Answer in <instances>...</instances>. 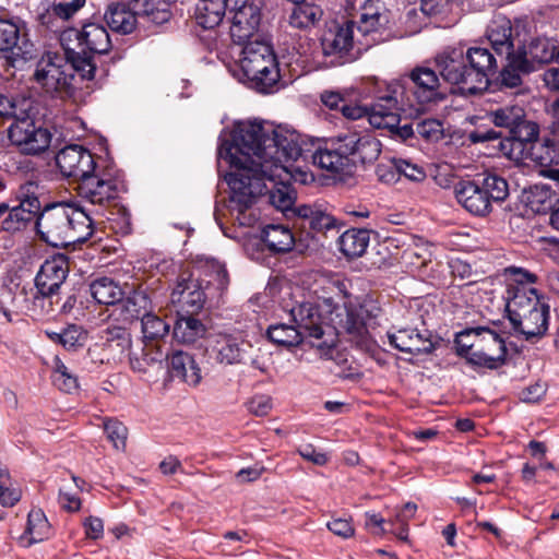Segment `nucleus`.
I'll return each instance as SVG.
<instances>
[{
	"mask_svg": "<svg viewBox=\"0 0 559 559\" xmlns=\"http://www.w3.org/2000/svg\"><path fill=\"white\" fill-rule=\"evenodd\" d=\"M296 139V131L261 121L236 122L227 139L219 136L218 158L236 168L226 181L230 190L228 207L237 212L240 226L255 221L246 212L267 191L265 180L275 181L282 171H288L289 158L299 154L294 146Z\"/></svg>",
	"mask_w": 559,
	"mask_h": 559,
	"instance_id": "f257e3e1",
	"label": "nucleus"
},
{
	"mask_svg": "<svg viewBox=\"0 0 559 559\" xmlns=\"http://www.w3.org/2000/svg\"><path fill=\"white\" fill-rule=\"evenodd\" d=\"M108 70L98 68L88 57H82L72 48L63 53L46 51L37 60L33 81L48 94L72 97L80 88L79 81H92L99 73L106 76Z\"/></svg>",
	"mask_w": 559,
	"mask_h": 559,
	"instance_id": "f03ea898",
	"label": "nucleus"
},
{
	"mask_svg": "<svg viewBox=\"0 0 559 559\" xmlns=\"http://www.w3.org/2000/svg\"><path fill=\"white\" fill-rule=\"evenodd\" d=\"M94 219L90 211L66 202L44 206L36 219L39 239L55 248L83 243L94 234Z\"/></svg>",
	"mask_w": 559,
	"mask_h": 559,
	"instance_id": "7ed1b4c3",
	"label": "nucleus"
},
{
	"mask_svg": "<svg viewBox=\"0 0 559 559\" xmlns=\"http://www.w3.org/2000/svg\"><path fill=\"white\" fill-rule=\"evenodd\" d=\"M440 87L437 69L415 67L407 74L388 84L384 91L379 92L396 98L402 106L413 109L415 114H421L427 105L444 99L445 95Z\"/></svg>",
	"mask_w": 559,
	"mask_h": 559,
	"instance_id": "20e7f679",
	"label": "nucleus"
},
{
	"mask_svg": "<svg viewBox=\"0 0 559 559\" xmlns=\"http://www.w3.org/2000/svg\"><path fill=\"white\" fill-rule=\"evenodd\" d=\"M506 310L514 332L525 341L534 343L547 334L550 307L537 290L518 289L513 297H507Z\"/></svg>",
	"mask_w": 559,
	"mask_h": 559,
	"instance_id": "39448f33",
	"label": "nucleus"
},
{
	"mask_svg": "<svg viewBox=\"0 0 559 559\" xmlns=\"http://www.w3.org/2000/svg\"><path fill=\"white\" fill-rule=\"evenodd\" d=\"M454 193L465 211L477 217H486L492 213L495 205L508 199L510 190L506 178L496 173H484L473 179L459 181Z\"/></svg>",
	"mask_w": 559,
	"mask_h": 559,
	"instance_id": "423d86ee",
	"label": "nucleus"
},
{
	"mask_svg": "<svg viewBox=\"0 0 559 559\" xmlns=\"http://www.w3.org/2000/svg\"><path fill=\"white\" fill-rule=\"evenodd\" d=\"M238 79L262 94L278 90L281 73L273 47L262 40L247 43L241 51Z\"/></svg>",
	"mask_w": 559,
	"mask_h": 559,
	"instance_id": "0eeeda50",
	"label": "nucleus"
},
{
	"mask_svg": "<svg viewBox=\"0 0 559 559\" xmlns=\"http://www.w3.org/2000/svg\"><path fill=\"white\" fill-rule=\"evenodd\" d=\"M68 276L67 262L62 258L46 260L40 266L36 277V290L28 293L25 287L21 288L12 297V305L16 311H34L36 307H44L46 299L52 304L51 298L58 293Z\"/></svg>",
	"mask_w": 559,
	"mask_h": 559,
	"instance_id": "6e6552de",
	"label": "nucleus"
},
{
	"mask_svg": "<svg viewBox=\"0 0 559 559\" xmlns=\"http://www.w3.org/2000/svg\"><path fill=\"white\" fill-rule=\"evenodd\" d=\"M296 331L300 332L301 341L320 350L335 346V329L330 324L326 313L313 302H302L290 310Z\"/></svg>",
	"mask_w": 559,
	"mask_h": 559,
	"instance_id": "1a4fd4ad",
	"label": "nucleus"
},
{
	"mask_svg": "<svg viewBox=\"0 0 559 559\" xmlns=\"http://www.w3.org/2000/svg\"><path fill=\"white\" fill-rule=\"evenodd\" d=\"M294 146L299 154L289 158L288 168L293 163L302 159L304 162H311L318 168L330 173L343 175L352 174L344 147H341L343 143L340 136L325 141L323 145L312 143L311 148L302 141L301 135L297 133L296 144Z\"/></svg>",
	"mask_w": 559,
	"mask_h": 559,
	"instance_id": "9d476101",
	"label": "nucleus"
},
{
	"mask_svg": "<svg viewBox=\"0 0 559 559\" xmlns=\"http://www.w3.org/2000/svg\"><path fill=\"white\" fill-rule=\"evenodd\" d=\"M435 67L442 80L451 84L463 96L477 95V87L461 47H447L433 58Z\"/></svg>",
	"mask_w": 559,
	"mask_h": 559,
	"instance_id": "9b49d317",
	"label": "nucleus"
},
{
	"mask_svg": "<svg viewBox=\"0 0 559 559\" xmlns=\"http://www.w3.org/2000/svg\"><path fill=\"white\" fill-rule=\"evenodd\" d=\"M400 112L415 114L413 109L402 106L400 100L391 97V95L378 92L372 103L370 124L377 129H386L392 138L405 141L416 133V128L414 129L413 123L400 126Z\"/></svg>",
	"mask_w": 559,
	"mask_h": 559,
	"instance_id": "f8f14e48",
	"label": "nucleus"
},
{
	"mask_svg": "<svg viewBox=\"0 0 559 559\" xmlns=\"http://www.w3.org/2000/svg\"><path fill=\"white\" fill-rule=\"evenodd\" d=\"M171 302L178 305L186 313H199L206 304H217L218 298L211 288L194 278V273L181 272L173 288Z\"/></svg>",
	"mask_w": 559,
	"mask_h": 559,
	"instance_id": "ddd939ff",
	"label": "nucleus"
},
{
	"mask_svg": "<svg viewBox=\"0 0 559 559\" xmlns=\"http://www.w3.org/2000/svg\"><path fill=\"white\" fill-rule=\"evenodd\" d=\"M475 349L467 357V362L474 367L498 369L507 361L508 349L506 341L496 331L477 326Z\"/></svg>",
	"mask_w": 559,
	"mask_h": 559,
	"instance_id": "4468645a",
	"label": "nucleus"
},
{
	"mask_svg": "<svg viewBox=\"0 0 559 559\" xmlns=\"http://www.w3.org/2000/svg\"><path fill=\"white\" fill-rule=\"evenodd\" d=\"M540 142L539 127L524 118L499 142V150L516 163L530 160Z\"/></svg>",
	"mask_w": 559,
	"mask_h": 559,
	"instance_id": "2eb2a0df",
	"label": "nucleus"
},
{
	"mask_svg": "<svg viewBox=\"0 0 559 559\" xmlns=\"http://www.w3.org/2000/svg\"><path fill=\"white\" fill-rule=\"evenodd\" d=\"M8 135L12 144L26 155H39L46 152L52 140V133L47 128L37 126L28 114L27 118L11 123Z\"/></svg>",
	"mask_w": 559,
	"mask_h": 559,
	"instance_id": "dca6fc26",
	"label": "nucleus"
},
{
	"mask_svg": "<svg viewBox=\"0 0 559 559\" xmlns=\"http://www.w3.org/2000/svg\"><path fill=\"white\" fill-rule=\"evenodd\" d=\"M345 318L340 320L341 328L348 334L364 336L369 328L378 325L382 313L379 302L368 296L344 304Z\"/></svg>",
	"mask_w": 559,
	"mask_h": 559,
	"instance_id": "f3484780",
	"label": "nucleus"
},
{
	"mask_svg": "<svg viewBox=\"0 0 559 559\" xmlns=\"http://www.w3.org/2000/svg\"><path fill=\"white\" fill-rule=\"evenodd\" d=\"M126 191L124 183L116 178H109L96 169L79 182V195L99 207L114 203L121 192Z\"/></svg>",
	"mask_w": 559,
	"mask_h": 559,
	"instance_id": "a211bd4d",
	"label": "nucleus"
},
{
	"mask_svg": "<svg viewBox=\"0 0 559 559\" xmlns=\"http://www.w3.org/2000/svg\"><path fill=\"white\" fill-rule=\"evenodd\" d=\"M355 22L346 21L343 24L337 22L331 23L321 37V46L324 56H333L337 59V63L354 60L353 49L359 38H355Z\"/></svg>",
	"mask_w": 559,
	"mask_h": 559,
	"instance_id": "6ab92c4d",
	"label": "nucleus"
},
{
	"mask_svg": "<svg viewBox=\"0 0 559 559\" xmlns=\"http://www.w3.org/2000/svg\"><path fill=\"white\" fill-rule=\"evenodd\" d=\"M340 138L352 173L357 166L374 163L381 153L380 141L370 133L350 132Z\"/></svg>",
	"mask_w": 559,
	"mask_h": 559,
	"instance_id": "aec40b11",
	"label": "nucleus"
},
{
	"mask_svg": "<svg viewBox=\"0 0 559 559\" xmlns=\"http://www.w3.org/2000/svg\"><path fill=\"white\" fill-rule=\"evenodd\" d=\"M0 51L10 52L8 63L11 67L21 68L33 59L34 45L21 34L15 22L0 19Z\"/></svg>",
	"mask_w": 559,
	"mask_h": 559,
	"instance_id": "412c9836",
	"label": "nucleus"
},
{
	"mask_svg": "<svg viewBox=\"0 0 559 559\" xmlns=\"http://www.w3.org/2000/svg\"><path fill=\"white\" fill-rule=\"evenodd\" d=\"M229 26L231 40L237 45H246L255 34L261 22V12L258 5L249 0H235Z\"/></svg>",
	"mask_w": 559,
	"mask_h": 559,
	"instance_id": "4be33fe9",
	"label": "nucleus"
},
{
	"mask_svg": "<svg viewBox=\"0 0 559 559\" xmlns=\"http://www.w3.org/2000/svg\"><path fill=\"white\" fill-rule=\"evenodd\" d=\"M56 164L63 176L79 182L96 169L92 152L78 144H71L60 150L56 155Z\"/></svg>",
	"mask_w": 559,
	"mask_h": 559,
	"instance_id": "5701e85b",
	"label": "nucleus"
},
{
	"mask_svg": "<svg viewBox=\"0 0 559 559\" xmlns=\"http://www.w3.org/2000/svg\"><path fill=\"white\" fill-rule=\"evenodd\" d=\"M69 36H74L78 41V52L82 57H88L95 62V56H102L109 52L111 39L107 28L99 24L90 22L83 25L81 29H69Z\"/></svg>",
	"mask_w": 559,
	"mask_h": 559,
	"instance_id": "b1692460",
	"label": "nucleus"
},
{
	"mask_svg": "<svg viewBox=\"0 0 559 559\" xmlns=\"http://www.w3.org/2000/svg\"><path fill=\"white\" fill-rule=\"evenodd\" d=\"M464 52L479 94L488 88L498 73V56L490 48L483 46L468 47Z\"/></svg>",
	"mask_w": 559,
	"mask_h": 559,
	"instance_id": "393cba45",
	"label": "nucleus"
},
{
	"mask_svg": "<svg viewBox=\"0 0 559 559\" xmlns=\"http://www.w3.org/2000/svg\"><path fill=\"white\" fill-rule=\"evenodd\" d=\"M428 331L417 329H401L396 333H388L389 343L400 352L420 355L430 354L435 349Z\"/></svg>",
	"mask_w": 559,
	"mask_h": 559,
	"instance_id": "a878e982",
	"label": "nucleus"
},
{
	"mask_svg": "<svg viewBox=\"0 0 559 559\" xmlns=\"http://www.w3.org/2000/svg\"><path fill=\"white\" fill-rule=\"evenodd\" d=\"M516 50L524 53L530 66L559 63V40L555 37L536 36L526 44L519 45Z\"/></svg>",
	"mask_w": 559,
	"mask_h": 559,
	"instance_id": "bb28decb",
	"label": "nucleus"
},
{
	"mask_svg": "<svg viewBox=\"0 0 559 559\" xmlns=\"http://www.w3.org/2000/svg\"><path fill=\"white\" fill-rule=\"evenodd\" d=\"M150 311L151 300L147 294L142 289H134L116 305L110 317L130 325L135 320H142Z\"/></svg>",
	"mask_w": 559,
	"mask_h": 559,
	"instance_id": "cd10ccee",
	"label": "nucleus"
},
{
	"mask_svg": "<svg viewBox=\"0 0 559 559\" xmlns=\"http://www.w3.org/2000/svg\"><path fill=\"white\" fill-rule=\"evenodd\" d=\"M500 59L506 61L501 70H498V73L495 76L500 87H519L523 83V75L535 71V67L530 66V62L524 57V53H520L518 50L515 53L502 57Z\"/></svg>",
	"mask_w": 559,
	"mask_h": 559,
	"instance_id": "c85d7f7f",
	"label": "nucleus"
},
{
	"mask_svg": "<svg viewBox=\"0 0 559 559\" xmlns=\"http://www.w3.org/2000/svg\"><path fill=\"white\" fill-rule=\"evenodd\" d=\"M194 278L211 288L218 298H222L229 284L227 270L223 263L215 259L200 260L195 269Z\"/></svg>",
	"mask_w": 559,
	"mask_h": 559,
	"instance_id": "c756f323",
	"label": "nucleus"
},
{
	"mask_svg": "<svg viewBox=\"0 0 559 559\" xmlns=\"http://www.w3.org/2000/svg\"><path fill=\"white\" fill-rule=\"evenodd\" d=\"M167 367L173 379H179L190 386H197L201 383V368L194 357L183 350H175L167 357Z\"/></svg>",
	"mask_w": 559,
	"mask_h": 559,
	"instance_id": "7c9ffc66",
	"label": "nucleus"
},
{
	"mask_svg": "<svg viewBox=\"0 0 559 559\" xmlns=\"http://www.w3.org/2000/svg\"><path fill=\"white\" fill-rule=\"evenodd\" d=\"M301 227L309 226L313 231L321 233L332 228H340L344 223L333 215L326 213L317 205L299 204L294 210Z\"/></svg>",
	"mask_w": 559,
	"mask_h": 559,
	"instance_id": "2f4dec72",
	"label": "nucleus"
},
{
	"mask_svg": "<svg viewBox=\"0 0 559 559\" xmlns=\"http://www.w3.org/2000/svg\"><path fill=\"white\" fill-rule=\"evenodd\" d=\"M512 34V24L507 19L496 20L488 26L486 37L490 44V49L499 58L515 53L516 48Z\"/></svg>",
	"mask_w": 559,
	"mask_h": 559,
	"instance_id": "473e14b6",
	"label": "nucleus"
},
{
	"mask_svg": "<svg viewBox=\"0 0 559 559\" xmlns=\"http://www.w3.org/2000/svg\"><path fill=\"white\" fill-rule=\"evenodd\" d=\"M235 0H199L195 5L194 17L204 29L218 26L226 11L230 13Z\"/></svg>",
	"mask_w": 559,
	"mask_h": 559,
	"instance_id": "72a5a7b5",
	"label": "nucleus"
},
{
	"mask_svg": "<svg viewBox=\"0 0 559 559\" xmlns=\"http://www.w3.org/2000/svg\"><path fill=\"white\" fill-rule=\"evenodd\" d=\"M245 342L231 334H219L214 340L212 353L215 360L225 366L238 365L242 362L246 353Z\"/></svg>",
	"mask_w": 559,
	"mask_h": 559,
	"instance_id": "f704fd0d",
	"label": "nucleus"
},
{
	"mask_svg": "<svg viewBox=\"0 0 559 559\" xmlns=\"http://www.w3.org/2000/svg\"><path fill=\"white\" fill-rule=\"evenodd\" d=\"M103 345L115 355L129 353L132 346V337L129 325L109 323L100 331Z\"/></svg>",
	"mask_w": 559,
	"mask_h": 559,
	"instance_id": "c9c22d12",
	"label": "nucleus"
},
{
	"mask_svg": "<svg viewBox=\"0 0 559 559\" xmlns=\"http://www.w3.org/2000/svg\"><path fill=\"white\" fill-rule=\"evenodd\" d=\"M261 240L272 253H285L293 249L295 239L284 225L270 224L261 230Z\"/></svg>",
	"mask_w": 559,
	"mask_h": 559,
	"instance_id": "e433bc0d",
	"label": "nucleus"
},
{
	"mask_svg": "<svg viewBox=\"0 0 559 559\" xmlns=\"http://www.w3.org/2000/svg\"><path fill=\"white\" fill-rule=\"evenodd\" d=\"M134 10L123 3H111L105 12V21L111 31L130 34L135 28L136 17Z\"/></svg>",
	"mask_w": 559,
	"mask_h": 559,
	"instance_id": "4c0bfd02",
	"label": "nucleus"
},
{
	"mask_svg": "<svg viewBox=\"0 0 559 559\" xmlns=\"http://www.w3.org/2000/svg\"><path fill=\"white\" fill-rule=\"evenodd\" d=\"M206 325L191 313L179 316L174 326V337L183 344H193L206 334Z\"/></svg>",
	"mask_w": 559,
	"mask_h": 559,
	"instance_id": "58836bf2",
	"label": "nucleus"
},
{
	"mask_svg": "<svg viewBox=\"0 0 559 559\" xmlns=\"http://www.w3.org/2000/svg\"><path fill=\"white\" fill-rule=\"evenodd\" d=\"M370 236L368 229L350 228L344 231L338 238V247L341 252L349 258L361 257L369 245Z\"/></svg>",
	"mask_w": 559,
	"mask_h": 559,
	"instance_id": "ea45409f",
	"label": "nucleus"
},
{
	"mask_svg": "<svg viewBox=\"0 0 559 559\" xmlns=\"http://www.w3.org/2000/svg\"><path fill=\"white\" fill-rule=\"evenodd\" d=\"M92 297L100 305H116L121 301L124 292L120 285L110 277H98L90 285Z\"/></svg>",
	"mask_w": 559,
	"mask_h": 559,
	"instance_id": "a19ab883",
	"label": "nucleus"
},
{
	"mask_svg": "<svg viewBox=\"0 0 559 559\" xmlns=\"http://www.w3.org/2000/svg\"><path fill=\"white\" fill-rule=\"evenodd\" d=\"M46 336L55 344L67 350H76L84 346L87 340L86 331L78 324H68L60 332L45 330Z\"/></svg>",
	"mask_w": 559,
	"mask_h": 559,
	"instance_id": "79ce46f5",
	"label": "nucleus"
},
{
	"mask_svg": "<svg viewBox=\"0 0 559 559\" xmlns=\"http://www.w3.org/2000/svg\"><path fill=\"white\" fill-rule=\"evenodd\" d=\"M322 9L314 4L305 2L293 7L289 14V25L298 29L313 27L322 17Z\"/></svg>",
	"mask_w": 559,
	"mask_h": 559,
	"instance_id": "37998d69",
	"label": "nucleus"
},
{
	"mask_svg": "<svg viewBox=\"0 0 559 559\" xmlns=\"http://www.w3.org/2000/svg\"><path fill=\"white\" fill-rule=\"evenodd\" d=\"M170 355L165 354L159 345L144 343L141 355L130 354V365L134 371L146 372L148 367L162 365Z\"/></svg>",
	"mask_w": 559,
	"mask_h": 559,
	"instance_id": "c03bdc74",
	"label": "nucleus"
},
{
	"mask_svg": "<svg viewBox=\"0 0 559 559\" xmlns=\"http://www.w3.org/2000/svg\"><path fill=\"white\" fill-rule=\"evenodd\" d=\"M50 532V525L45 513L40 510H31L27 515V524L22 540L27 544H35L46 539Z\"/></svg>",
	"mask_w": 559,
	"mask_h": 559,
	"instance_id": "a18cd8bd",
	"label": "nucleus"
},
{
	"mask_svg": "<svg viewBox=\"0 0 559 559\" xmlns=\"http://www.w3.org/2000/svg\"><path fill=\"white\" fill-rule=\"evenodd\" d=\"M39 215L20 204L10 207L9 214L3 218L1 227L4 231L16 233L27 228L28 225L35 224Z\"/></svg>",
	"mask_w": 559,
	"mask_h": 559,
	"instance_id": "49530a36",
	"label": "nucleus"
},
{
	"mask_svg": "<svg viewBox=\"0 0 559 559\" xmlns=\"http://www.w3.org/2000/svg\"><path fill=\"white\" fill-rule=\"evenodd\" d=\"M488 116L496 127L503 128L509 133L525 117V111L521 106L507 105L490 110Z\"/></svg>",
	"mask_w": 559,
	"mask_h": 559,
	"instance_id": "de8ad7c7",
	"label": "nucleus"
},
{
	"mask_svg": "<svg viewBox=\"0 0 559 559\" xmlns=\"http://www.w3.org/2000/svg\"><path fill=\"white\" fill-rule=\"evenodd\" d=\"M266 336L272 343L284 347H294L302 343L300 332L296 331L295 325L286 323L270 325Z\"/></svg>",
	"mask_w": 559,
	"mask_h": 559,
	"instance_id": "09e8293b",
	"label": "nucleus"
},
{
	"mask_svg": "<svg viewBox=\"0 0 559 559\" xmlns=\"http://www.w3.org/2000/svg\"><path fill=\"white\" fill-rule=\"evenodd\" d=\"M41 188L35 181H26L22 183L15 191V200L20 205L32 210L37 215H40L44 206L39 200Z\"/></svg>",
	"mask_w": 559,
	"mask_h": 559,
	"instance_id": "8fccbe9b",
	"label": "nucleus"
},
{
	"mask_svg": "<svg viewBox=\"0 0 559 559\" xmlns=\"http://www.w3.org/2000/svg\"><path fill=\"white\" fill-rule=\"evenodd\" d=\"M142 334L144 343H153L163 340L169 333L170 325L151 311L142 318Z\"/></svg>",
	"mask_w": 559,
	"mask_h": 559,
	"instance_id": "3c124183",
	"label": "nucleus"
},
{
	"mask_svg": "<svg viewBox=\"0 0 559 559\" xmlns=\"http://www.w3.org/2000/svg\"><path fill=\"white\" fill-rule=\"evenodd\" d=\"M551 188L552 186H547V183L531 187L527 194V203L534 212L543 213L554 209L552 201L555 198Z\"/></svg>",
	"mask_w": 559,
	"mask_h": 559,
	"instance_id": "603ef678",
	"label": "nucleus"
},
{
	"mask_svg": "<svg viewBox=\"0 0 559 559\" xmlns=\"http://www.w3.org/2000/svg\"><path fill=\"white\" fill-rule=\"evenodd\" d=\"M29 103L26 99H16L0 94V118L17 122L22 118H27Z\"/></svg>",
	"mask_w": 559,
	"mask_h": 559,
	"instance_id": "864d4df0",
	"label": "nucleus"
},
{
	"mask_svg": "<svg viewBox=\"0 0 559 559\" xmlns=\"http://www.w3.org/2000/svg\"><path fill=\"white\" fill-rule=\"evenodd\" d=\"M534 151L531 162L540 166L559 165V142L554 140L539 142Z\"/></svg>",
	"mask_w": 559,
	"mask_h": 559,
	"instance_id": "5fc2aeb1",
	"label": "nucleus"
},
{
	"mask_svg": "<svg viewBox=\"0 0 559 559\" xmlns=\"http://www.w3.org/2000/svg\"><path fill=\"white\" fill-rule=\"evenodd\" d=\"M507 272L512 276L513 284L508 287V297H513L516 290H537L536 288L528 287V284H534L537 281V275L525 269L510 266Z\"/></svg>",
	"mask_w": 559,
	"mask_h": 559,
	"instance_id": "6e6d98bb",
	"label": "nucleus"
},
{
	"mask_svg": "<svg viewBox=\"0 0 559 559\" xmlns=\"http://www.w3.org/2000/svg\"><path fill=\"white\" fill-rule=\"evenodd\" d=\"M104 430L117 450H124L128 429L121 421L108 419L104 423Z\"/></svg>",
	"mask_w": 559,
	"mask_h": 559,
	"instance_id": "4d7b16f0",
	"label": "nucleus"
},
{
	"mask_svg": "<svg viewBox=\"0 0 559 559\" xmlns=\"http://www.w3.org/2000/svg\"><path fill=\"white\" fill-rule=\"evenodd\" d=\"M475 328L465 329L456 334L454 340L456 354L467 359L469 354L475 349L476 331Z\"/></svg>",
	"mask_w": 559,
	"mask_h": 559,
	"instance_id": "13d9d810",
	"label": "nucleus"
},
{
	"mask_svg": "<svg viewBox=\"0 0 559 559\" xmlns=\"http://www.w3.org/2000/svg\"><path fill=\"white\" fill-rule=\"evenodd\" d=\"M270 202L281 211L288 210L294 204V192L288 186H282L281 188L272 189L269 191Z\"/></svg>",
	"mask_w": 559,
	"mask_h": 559,
	"instance_id": "bf43d9fd",
	"label": "nucleus"
},
{
	"mask_svg": "<svg viewBox=\"0 0 559 559\" xmlns=\"http://www.w3.org/2000/svg\"><path fill=\"white\" fill-rule=\"evenodd\" d=\"M416 133L425 140H438L442 132V124L437 119L421 120L415 123Z\"/></svg>",
	"mask_w": 559,
	"mask_h": 559,
	"instance_id": "052dcab7",
	"label": "nucleus"
},
{
	"mask_svg": "<svg viewBox=\"0 0 559 559\" xmlns=\"http://www.w3.org/2000/svg\"><path fill=\"white\" fill-rule=\"evenodd\" d=\"M380 19L381 15L379 13L370 15L364 13L360 15L358 24L355 23V29H357L362 37L372 36L377 33L378 27L380 26Z\"/></svg>",
	"mask_w": 559,
	"mask_h": 559,
	"instance_id": "680f3d73",
	"label": "nucleus"
},
{
	"mask_svg": "<svg viewBox=\"0 0 559 559\" xmlns=\"http://www.w3.org/2000/svg\"><path fill=\"white\" fill-rule=\"evenodd\" d=\"M342 115L349 120H358L360 118H367L370 122V115L372 112V104L369 107L360 106L356 103H342L341 110Z\"/></svg>",
	"mask_w": 559,
	"mask_h": 559,
	"instance_id": "e2e57ef3",
	"label": "nucleus"
},
{
	"mask_svg": "<svg viewBox=\"0 0 559 559\" xmlns=\"http://www.w3.org/2000/svg\"><path fill=\"white\" fill-rule=\"evenodd\" d=\"M395 168L399 175H403L413 181H421L426 177V174L421 167L405 159L396 160Z\"/></svg>",
	"mask_w": 559,
	"mask_h": 559,
	"instance_id": "0e129e2a",
	"label": "nucleus"
},
{
	"mask_svg": "<svg viewBox=\"0 0 559 559\" xmlns=\"http://www.w3.org/2000/svg\"><path fill=\"white\" fill-rule=\"evenodd\" d=\"M248 411L255 416H266L272 409V399L269 395H254L247 403Z\"/></svg>",
	"mask_w": 559,
	"mask_h": 559,
	"instance_id": "69168bd1",
	"label": "nucleus"
},
{
	"mask_svg": "<svg viewBox=\"0 0 559 559\" xmlns=\"http://www.w3.org/2000/svg\"><path fill=\"white\" fill-rule=\"evenodd\" d=\"M170 0H133L132 10L136 15L150 16L156 12V7H169Z\"/></svg>",
	"mask_w": 559,
	"mask_h": 559,
	"instance_id": "338daca9",
	"label": "nucleus"
},
{
	"mask_svg": "<svg viewBox=\"0 0 559 559\" xmlns=\"http://www.w3.org/2000/svg\"><path fill=\"white\" fill-rule=\"evenodd\" d=\"M326 526L334 535L342 538H349L355 533V528L352 525L350 520L347 519H333L332 521L328 522Z\"/></svg>",
	"mask_w": 559,
	"mask_h": 559,
	"instance_id": "774afa93",
	"label": "nucleus"
}]
</instances>
